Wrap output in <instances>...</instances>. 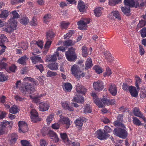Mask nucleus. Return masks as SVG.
Masks as SVG:
<instances>
[{"instance_id":"nucleus-12","label":"nucleus","mask_w":146,"mask_h":146,"mask_svg":"<svg viewBox=\"0 0 146 146\" xmlns=\"http://www.w3.org/2000/svg\"><path fill=\"white\" fill-rule=\"evenodd\" d=\"M117 88L113 84H110L109 85V90L110 93L114 96H115L117 93Z\"/></svg>"},{"instance_id":"nucleus-7","label":"nucleus","mask_w":146,"mask_h":146,"mask_svg":"<svg viewBox=\"0 0 146 146\" xmlns=\"http://www.w3.org/2000/svg\"><path fill=\"white\" fill-rule=\"evenodd\" d=\"M103 82L100 80L95 82L93 84V86L94 89L97 91H100L104 88Z\"/></svg>"},{"instance_id":"nucleus-38","label":"nucleus","mask_w":146,"mask_h":146,"mask_svg":"<svg viewBox=\"0 0 146 146\" xmlns=\"http://www.w3.org/2000/svg\"><path fill=\"white\" fill-rule=\"evenodd\" d=\"M9 15V12L6 10L1 11V13L0 14V18H6Z\"/></svg>"},{"instance_id":"nucleus-32","label":"nucleus","mask_w":146,"mask_h":146,"mask_svg":"<svg viewBox=\"0 0 146 146\" xmlns=\"http://www.w3.org/2000/svg\"><path fill=\"white\" fill-rule=\"evenodd\" d=\"M62 107L66 110H68L69 111H73L74 110L73 108L72 107H70L66 102L62 103Z\"/></svg>"},{"instance_id":"nucleus-35","label":"nucleus","mask_w":146,"mask_h":146,"mask_svg":"<svg viewBox=\"0 0 146 146\" xmlns=\"http://www.w3.org/2000/svg\"><path fill=\"white\" fill-rule=\"evenodd\" d=\"M111 15L113 16V17H115L117 19L120 20L121 18L119 12L117 11H113L111 12Z\"/></svg>"},{"instance_id":"nucleus-34","label":"nucleus","mask_w":146,"mask_h":146,"mask_svg":"<svg viewBox=\"0 0 146 146\" xmlns=\"http://www.w3.org/2000/svg\"><path fill=\"white\" fill-rule=\"evenodd\" d=\"M104 54L106 57L105 58L109 62L113 61V58L110 55V53L108 52H104Z\"/></svg>"},{"instance_id":"nucleus-53","label":"nucleus","mask_w":146,"mask_h":146,"mask_svg":"<svg viewBox=\"0 0 146 146\" xmlns=\"http://www.w3.org/2000/svg\"><path fill=\"white\" fill-rule=\"evenodd\" d=\"M69 24V22H66L65 21H62L61 23L62 28L64 29L67 28Z\"/></svg>"},{"instance_id":"nucleus-29","label":"nucleus","mask_w":146,"mask_h":146,"mask_svg":"<svg viewBox=\"0 0 146 146\" xmlns=\"http://www.w3.org/2000/svg\"><path fill=\"white\" fill-rule=\"evenodd\" d=\"M58 64L56 63H54L49 64L48 67L49 69L52 70H56L58 68Z\"/></svg>"},{"instance_id":"nucleus-19","label":"nucleus","mask_w":146,"mask_h":146,"mask_svg":"<svg viewBox=\"0 0 146 146\" xmlns=\"http://www.w3.org/2000/svg\"><path fill=\"white\" fill-rule=\"evenodd\" d=\"M10 123L8 121H5L1 122L0 123V135H1L4 133V130L7 126V124Z\"/></svg>"},{"instance_id":"nucleus-23","label":"nucleus","mask_w":146,"mask_h":146,"mask_svg":"<svg viewBox=\"0 0 146 146\" xmlns=\"http://www.w3.org/2000/svg\"><path fill=\"white\" fill-rule=\"evenodd\" d=\"M18 138V136L17 134L13 133L11 135V137L9 139L10 144H13L15 143Z\"/></svg>"},{"instance_id":"nucleus-61","label":"nucleus","mask_w":146,"mask_h":146,"mask_svg":"<svg viewBox=\"0 0 146 146\" xmlns=\"http://www.w3.org/2000/svg\"><path fill=\"white\" fill-rule=\"evenodd\" d=\"M139 53L142 56L145 53V51L142 46L139 45Z\"/></svg>"},{"instance_id":"nucleus-42","label":"nucleus","mask_w":146,"mask_h":146,"mask_svg":"<svg viewBox=\"0 0 146 146\" xmlns=\"http://www.w3.org/2000/svg\"><path fill=\"white\" fill-rule=\"evenodd\" d=\"M84 109V112L85 113H90L92 111V108L88 104H86Z\"/></svg>"},{"instance_id":"nucleus-20","label":"nucleus","mask_w":146,"mask_h":146,"mask_svg":"<svg viewBox=\"0 0 146 146\" xmlns=\"http://www.w3.org/2000/svg\"><path fill=\"white\" fill-rule=\"evenodd\" d=\"M60 120L63 121L65 124H66V129L68 128L70 125V120L68 117H64L62 115H60Z\"/></svg>"},{"instance_id":"nucleus-62","label":"nucleus","mask_w":146,"mask_h":146,"mask_svg":"<svg viewBox=\"0 0 146 146\" xmlns=\"http://www.w3.org/2000/svg\"><path fill=\"white\" fill-rule=\"evenodd\" d=\"M55 34L51 31L50 30L46 32V36H56Z\"/></svg>"},{"instance_id":"nucleus-26","label":"nucleus","mask_w":146,"mask_h":146,"mask_svg":"<svg viewBox=\"0 0 146 146\" xmlns=\"http://www.w3.org/2000/svg\"><path fill=\"white\" fill-rule=\"evenodd\" d=\"M85 65V69L86 70H88L92 66V61L91 58H88L87 59L86 61Z\"/></svg>"},{"instance_id":"nucleus-14","label":"nucleus","mask_w":146,"mask_h":146,"mask_svg":"<svg viewBox=\"0 0 146 146\" xmlns=\"http://www.w3.org/2000/svg\"><path fill=\"white\" fill-rule=\"evenodd\" d=\"M76 90L78 94L81 93L84 94L87 90L86 89L79 84H78L76 86Z\"/></svg>"},{"instance_id":"nucleus-27","label":"nucleus","mask_w":146,"mask_h":146,"mask_svg":"<svg viewBox=\"0 0 146 146\" xmlns=\"http://www.w3.org/2000/svg\"><path fill=\"white\" fill-rule=\"evenodd\" d=\"M78 26V28L80 30H86L87 29V26L85 24L80 21L77 23Z\"/></svg>"},{"instance_id":"nucleus-56","label":"nucleus","mask_w":146,"mask_h":146,"mask_svg":"<svg viewBox=\"0 0 146 146\" xmlns=\"http://www.w3.org/2000/svg\"><path fill=\"white\" fill-rule=\"evenodd\" d=\"M51 16L50 14L46 15L44 17V22L45 23L48 22L51 18Z\"/></svg>"},{"instance_id":"nucleus-49","label":"nucleus","mask_w":146,"mask_h":146,"mask_svg":"<svg viewBox=\"0 0 146 146\" xmlns=\"http://www.w3.org/2000/svg\"><path fill=\"white\" fill-rule=\"evenodd\" d=\"M7 80V78L3 72H0V81L4 82Z\"/></svg>"},{"instance_id":"nucleus-57","label":"nucleus","mask_w":146,"mask_h":146,"mask_svg":"<svg viewBox=\"0 0 146 146\" xmlns=\"http://www.w3.org/2000/svg\"><path fill=\"white\" fill-rule=\"evenodd\" d=\"M111 74V72L110 69L108 68H107L106 72L104 74V76H109Z\"/></svg>"},{"instance_id":"nucleus-46","label":"nucleus","mask_w":146,"mask_h":146,"mask_svg":"<svg viewBox=\"0 0 146 146\" xmlns=\"http://www.w3.org/2000/svg\"><path fill=\"white\" fill-rule=\"evenodd\" d=\"M59 50L62 51L63 52H64L65 50V48L63 46H60L57 48L56 51L55 52V53L56 54L57 56L58 57L59 56V54L58 52Z\"/></svg>"},{"instance_id":"nucleus-21","label":"nucleus","mask_w":146,"mask_h":146,"mask_svg":"<svg viewBox=\"0 0 146 146\" xmlns=\"http://www.w3.org/2000/svg\"><path fill=\"white\" fill-rule=\"evenodd\" d=\"M9 24L14 31L17 28V22L16 20H14L13 19H10L9 21Z\"/></svg>"},{"instance_id":"nucleus-30","label":"nucleus","mask_w":146,"mask_h":146,"mask_svg":"<svg viewBox=\"0 0 146 146\" xmlns=\"http://www.w3.org/2000/svg\"><path fill=\"white\" fill-rule=\"evenodd\" d=\"M121 10L123 13L126 16H129L130 15V8H127L126 7H122Z\"/></svg>"},{"instance_id":"nucleus-51","label":"nucleus","mask_w":146,"mask_h":146,"mask_svg":"<svg viewBox=\"0 0 146 146\" xmlns=\"http://www.w3.org/2000/svg\"><path fill=\"white\" fill-rule=\"evenodd\" d=\"M60 135L61 138L64 140V142L69 141V140L67 138V136L66 133H61Z\"/></svg>"},{"instance_id":"nucleus-25","label":"nucleus","mask_w":146,"mask_h":146,"mask_svg":"<svg viewBox=\"0 0 146 146\" xmlns=\"http://www.w3.org/2000/svg\"><path fill=\"white\" fill-rule=\"evenodd\" d=\"M85 118L84 117H80L76 119L75 124L77 126L81 127L83 125L82 122L84 121Z\"/></svg>"},{"instance_id":"nucleus-5","label":"nucleus","mask_w":146,"mask_h":146,"mask_svg":"<svg viewBox=\"0 0 146 146\" xmlns=\"http://www.w3.org/2000/svg\"><path fill=\"white\" fill-rule=\"evenodd\" d=\"M21 91L23 94H31L35 91V89L31 84L27 82L26 83L25 87L21 89Z\"/></svg>"},{"instance_id":"nucleus-6","label":"nucleus","mask_w":146,"mask_h":146,"mask_svg":"<svg viewBox=\"0 0 146 146\" xmlns=\"http://www.w3.org/2000/svg\"><path fill=\"white\" fill-rule=\"evenodd\" d=\"M18 126L19 127V132L20 133L27 132L28 129L27 123L23 121H19Z\"/></svg>"},{"instance_id":"nucleus-44","label":"nucleus","mask_w":146,"mask_h":146,"mask_svg":"<svg viewBox=\"0 0 146 146\" xmlns=\"http://www.w3.org/2000/svg\"><path fill=\"white\" fill-rule=\"evenodd\" d=\"M93 69L98 74H100L102 72L101 67L99 66L96 65L93 68Z\"/></svg>"},{"instance_id":"nucleus-33","label":"nucleus","mask_w":146,"mask_h":146,"mask_svg":"<svg viewBox=\"0 0 146 146\" xmlns=\"http://www.w3.org/2000/svg\"><path fill=\"white\" fill-rule=\"evenodd\" d=\"M64 88H63V89L65 90L66 92H70L72 89V85L68 82H66L64 83Z\"/></svg>"},{"instance_id":"nucleus-55","label":"nucleus","mask_w":146,"mask_h":146,"mask_svg":"<svg viewBox=\"0 0 146 146\" xmlns=\"http://www.w3.org/2000/svg\"><path fill=\"white\" fill-rule=\"evenodd\" d=\"M109 99H108L107 98H103L101 100L102 102L103 103L102 104L104 105H109ZM103 105L104 106V104Z\"/></svg>"},{"instance_id":"nucleus-54","label":"nucleus","mask_w":146,"mask_h":146,"mask_svg":"<svg viewBox=\"0 0 146 146\" xmlns=\"http://www.w3.org/2000/svg\"><path fill=\"white\" fill-rule=\"evenodd\" d=\"M54 116V115L52 114L48 117L46 119V121L48 125H49L51 121H52Z\"/></svg>"},{"instance_id":"nucleus-2","label":"nucleus","mask_w":146,"mask_h":146,"mask_svg":"<svg viewBox=\"0 0 146 146\" xmlns=\"http://www.w3.org/2000/svg\"><path fill=\"white\" fill-rule=\"evenodd\" d=\"M65 55L68 60L70 62L74 61L77 58L75 50L72 47L68 48V51L65 52Z\"/></svg>"},{"instance_id":"nucleus-52","label":"nucleus","mask_w":146,"mask_h":146,"mask_svg":"<svg viewBox=\"0 0 146 146\" xmlns=\"http://www.w3.org/2000/svg\"><path fill=\"white\" fill-rule=\"evenodd\" d=\"M52 43V41L47 40L44 46V48L48 51V48H50Z\"/></svg>"},{"instance_id":"nucleus-64","label":"nucleus","mask_w":146,"mask_h":146,"mask_svg":"<svg viewBox=\"0 0 146 146\" xmlns=\"http://www.w3.org/2000/svg\"><path fill=\"white\" fill-rule=\"evenodd\" d=\"M30 24L32 26H35L37 25V22L36 19L34 17L32 19Z\"/></svg>"},{"instance_id":"nucleus-9","label":"nucleus","mask_w":146,"mask_h":146,"mask_svg":"<svg viewBox=\"0 0 146 146\" xmlns=\"http://www.w3.org/2000/svg\"><path fill=\"white\" fill-rule=\"evenodd\" d=\"M97 137L100 140H103L106 139L109 137L110 135L108 134H106L105 133H103L102 131L101 130H99L97 131Z\"/></svg>"},{"instance_id":"nucleus-17","label":"nucleus","mask_w":146,"mask_h":146,"mask_svg":"<svg viewBox=\"0 0 146 146\" xmlns=\"http://www.w3.org/2000/svg\"><path fill=\"white\" fill-rule=\"evenodd\" d=\"M73 101L78 103H82L84 102V98L77 93L76 96L74 98Z\"/></svg>"},{"instance_id":"nucleus-1","label":"nucleus","mask_w":146,"mask_h":146,"mask_svg":"<svg viewBox=\"0 0 146 146\" xmlns=\"http://www.w3.org/2000/svg\"><path fill=\"white\" fill-rule=\"evenodd\" d=\"M114 125L116 126H118L119 128L115 129L113 131V133L120 138L125 139L127 137L128 133L124 129L122 128L125 127L124 125L121 122L116 121L114 122Z\"/></svg>"},{"instance_id":"nucleus-18","label":"nucleus","mask_w":146,"mask_h":146,"mask_svg":"<svg viewBox=\"0 0 146 146\" xmlns=\"http://www.w3.org/2000/svg\"><path fill=\"white\" fill-rule=\"evenodd\" d=\"M3 31L8 33H10L13 31L10 25L8 23H7L5 25L3 24Z\"/></svg>"},{"instance_id":"nucleus-59","label":"nucleus","mask_w":146,"mask_h":146,"mask_svg":"<svg viewBox=\"0 0 146 146\" xmlns=\"http://www.w3.org/2000/svg\"><path fill=\"white\" fill-rule=\"evenodd\" d=\"M35 67L38 69L39 70L41 73L44 70L43 66L41 64L36 65Z\"/></svg>"},{"instance_id":"nucleus-45","label":"nucleus","mask_w":146,"mask_h":146,"mask_svg":"<svg viewBox=\"0 0 146 146\" xmlns=\"http://www.w3.org/2000/svg\"><path fill=\"white\" fill-rule=\"evenodd\" d=\"M133 122L134 124L139 126L141 125L142 123L140 120L137 117L133 118Z\"/></svg>"},{"instance_id":"nucleus-50","label":"nucleus","mask_w":146,"mask_h":146,"mask_svg":"<svg viewBox=\"0 0 146 146\" xmlns=\"http://www.w3.org/2000/svg\"><path fill=\"white\" fill-rule=\"evenodd\" d=\"M11 13L13 15V17L10 19H13L14 20H16L15 19L19 17V15L16 11H13Z\"/></svg>"},{"instance_id":"nucleus-58","label":"nucleus","mask_w":146,"mask_h":146,"mask_svg":"<svg viewBox=\"0 0 146 146\" xmlns=\"http://www.w3.org/2000/svg\"><path fill=\"white\" fill-rule=\"evenodd\" d=\"M104 130V133L105 134L110 133L111 131V129L109 127L107 126H106L105 127Z\"/></svg>"},{"instance_id":"nucleus-13","label":"nucleus","mask_w":146,"mask_h":146,"mask_svg":"<svg viewBox=\"0 0 146 146\" xmlns=\"http://www.w3.org/2000/svg\"><path fill=\"white\" fill-rule=\"evenodd\" d=\"M133 112L135 116L142 118L144 121L145 120V117L143 116V114L141 113L139 110L137 108H134L133 109Z\"/></svg>"},{"instance_id":"nucleus-43","label":"nucleus","mask_w":146,"mask_h":146,"mask_svg":"<svg viewBox=\"0 0 146 146\" xmlns=\"http://www.w3.org/2000/svg\"><path fill=\"white\" fill-rule=\"evenodd\" d=\"M82 56L85 57H86L88 55L87 48L85 46H83L82 47Z\"/></svg>"},{"instance_id":"nucleus-39","label":"nucleus","mask_w":146,"mask_h":146,"mask_svg":"<svg viewBox=\"0 0 146 146\" xmlns=\"http://www.w3.org/2000/svg\"><path fill=\"white\" fill-rule=\"evenodd\" d=\"M18 109L15 106H13L11 107L9 109L10 113L13 114H16L18 111Z\"/></svg>"},{"instance_id":"nucleus-10","label":"nucleus","mask_w":146,"mask_h":146,"mask_svg":"<svg viewBox=\"0 0 146 146\" xmlns=\"http://www.w3.org/2000/svg\"><path fill=\"white\" fill-rule=\"evenodd\" d=\"M31 113L32 121L34 123L36 122L38 120V114L37 112L35 110L33 109L31 110Z\"/></svg>"},{"instance_id":"nucleus-31","label":"nucleus","mask_w":146,"mask_h":146,"mask_svg":"<svg viewBox=\"0 0 146 146\" xmlns=\"http://www.w3.org/2000/svg\"><path fill=\"white\" fill-rule=\"evenodd\" d=\"M140 96L141 98H146V88L143 86L141 87Z\"/></svg>"},{"instance_id":"nucleus-16","label":"nucleus","mask_w":146,"mask_h":146,"mask_svg":"<svg viewBox=\"0 0 146 146\" xmlns=\"http://www.w3.org/2000/svg\"><path fill=\"white\" fill-rule=\"evenodd\" d=\"M49 107V106L46 103L42 102L39 104V110L42 111H45L48 110Z\"/></svg>"},{"instance_id":"nucleus-48","label":"nucleus","mask_w":146,"mask_h":146,"mask_svg":"<svg viewBox=\"0 0 146 146\" xmlns=\"http://www.w3.org/2000/svg\"><path fill=\"white\" fill-rule=\"evenodd\" d=\"M57 75V74L56 72L48 70V71L46 76L48 77H51Z\"/></svg>"},{"instance_id":"nucleus-60","label":"nucleus","mask_w":146,"mask_h":146,"mask_svg":"<svg viewBox=\"0 0 146 146\" xmlns=\"http://www.w3.org/2000/svg\"><path fill=\"white\" fill-rule=\"evenodd\" d=\"M141 36H146V27L143 28L141 31Z\"/></svg>"},{"instance_id":"nucleus-11","label":"nucleus","mask_w":146,"mask_h":146,"mask_svg":"<svg viewBox=\"0 0 146 146\" xmlns=\"http://www.w3.org/2000/svg\"><path fill=\"white\" fill-rule=\"evenodd\" d=\"M92 96H93L94 103L99 108H102L103 107L102 103L99 100V99L98 98L97 96L95 93H92Z\"/></svg>"},{"instance_id":"nucleus-4","label":"nucleus","mask_w":146,"mask_h":146,"mask_svg":"<svg viewBox=\"0 0 146 146\" xmlns=\"http://www.w3.org/2000/svg\"><path fill=\"white\" fill-rule=\"evenodd\" d=\"M71 70L73 74L78 79L80 78L81 76L84 77L85 75V74L84 73L81 74V72L80 71L79 67L75 65L73 66Z\"/></svg>"},{"instance_id":"nucleus-41","label":"nucleus","mask_w":146,"mask_h":146,"mask_svg":"<svg viewBox=\"0 0 146 146\" xmlns=\"http://www.w3.org/2000/svg\"><path fill=\"white\" fill-rule=\"evenodd\" d=\"M20 23L23 25H27L29 20L27 17H22L20 20Z\"/></svg>"},{"instance_id":"nucleus-24","label":"nucleus","mask_w":146,"mask_h":146,"mask_svg":"<svg viewBox=\"0 0 146 146\" xmlns=\"http://www.w3.org/2000/svg\"><path fill=\"white\" fill-rule=\"evenodd\" d=\"M135 86L137 88V90H140V88L139 87V86L141 83V80L139 77L137 76H135Z\"/></svg>"},{"instance_id":"nucleus-63","label":"nucleus","mask_w":146,"mask_h":146,"mask_svg":"<svg viewBox=\"0 0 146 146\" xmlns=\"http://www.w3.org/2000/svg\"><path fill=\"white\" fill-rule=\"evenodd\" d=\"M74 33V31H70L68 33L66 34V35H64V36H75Z\"/></svg>"},{"instance_id":"nucleus-36","label":"nucleus","mask_w":146,"mask_h":146,"mask_svg":"<svg viewBox=\"0 0 146 146\" xmlns=\"http://www.w3.org/2000/svg\"><path fill=\"white\" fill-rule=\"evenodd\" d=\"M63 42V45L65 46H71L74 45L75 44V42L71 40H68Z\"/></svg>"},{"instance_id":"nucleus-47","label":"nucleus","mask_w":146,"mask_h":146,"mask_svg":"<svg viewBox=\"0 0 146 146\" xmlns=\"http://www.w3.org/2000/svg\"><path fill=\"white\" fill-rule=\"evenodd\" d=\"M21 143L23 146H32L29 142L27 140H21Z\"/></svg>"},{"instance_id":"nucleus-3","label":"nucleus","mask_w":146,"mask_h":146,"mask_svg":"<svg viewBox=\"0 0 146 146\" xmlns=\"http://www.w3.org/2000/svg\"><path fill=\"white\" fill-rule=\"evenodd\" d=\"M140 1H142L140 4V6H143L144 3L142 0H125L124 3L125 5L128 6L130 7H135L137 8L139 6V2Z\"/></svg>"},{"instance_id":"nucleus-15","label":"nucleus","mask_w":146,"mask_h":146,"mask_svg":"<svg viewBox=\"0 0 146 146\" xmlns=\"http://www.w3.org/2000/svg\"><path fill=\"white\" fill-rule=\"evenodd\" d=\"M78 8L81 12H83L86 11V6L84 3L81 0L79 1Z\"/></svg>"},{"instance_id":"nucleus-28","label":"nucleus","mask_w":146,"mask_h":146,"mask_svg":"<svg viewBox=\"0 0 146 146\" xmlns=\"http://www.w3.org/2000/svg\"><path fill=\"white\" fill-rule=\"evenodd\" d=\"M146 25L145 21L143 20H141L139 21V23L137 25V27L136 28V30L137 31H138V30L144 26Z\"/></svg>"},{"instance_id":"nucleus-40","label":"nucleus","mask_w":146,"mask_h":146,"mask_svg":"<svg viewBox=\"0 0 146 146\" xmlns=\"http://www.w3.org/2000/svg\"><path fill=\"white\" fill-rule=\"evenodd\" d=\"M101 9V7L98 8L94 10V13L96 16L99 17L102 14Z\"/></svg>"},{"instance_id":"nucleus-37","label":"nucleus","mask_w":146,"mask_h":146,"mask_svg":"<svg viewBox=\"0 0 146 146\" xmlns=\"http://www.w3.org/2000/svg\"><path fill=\"white\" fill-rule=\"evenodd\" d=\"M27 59L26 56L21 57L18 60V62L19 63L25 65L26 64V60Z\"/></svg>"},{"instance_id":"nucleus-22","label":"nucleus","mask_w":146,"mask_h":146,"mask_svg":"<svg viewBox=\"0 0 146 146\" xmlns=\"http://www.w3.org/2000/svg\"><path fill=\"white\" fill-rule=\"evenodd\" d=\"M49 134L50 138L53 139L55 142H58L59 139L56 134L52 131H50Z\"/></svg>"},{"instance_id":"nucleus-8","label":"nucleus","mask_w":146,"mask_h":146,"mask_svg":"<svg viewBox=\"0 0 146 146\" xmlns=\"http://www.w3.org/2000/svg\"><path fill=\"white\" fill-rule=\"evenodd\" d=\"M139 90H138L136 89V88L133 86H130L129 88V91L132 97L136 98L138 96V91Z\"/></svg>"}]
</instances>
